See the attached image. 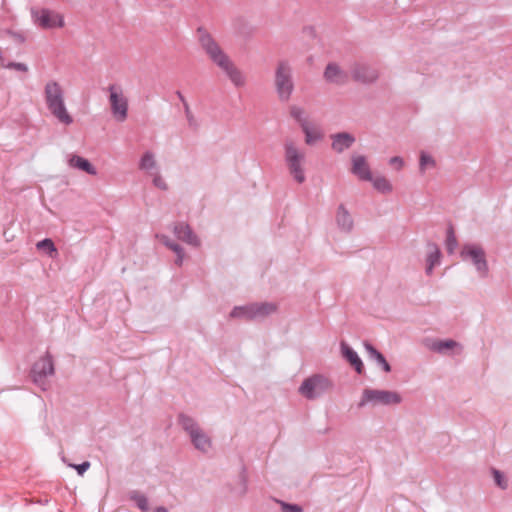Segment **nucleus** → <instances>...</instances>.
I'll use <instances>...</instances> for the list:
<instances>
[{"label":"nucleus","mask_w":512,"mask_h":512,"mask_svg":"<svg viewBox=\"0 0 512 512\" xmlns=\"http://www.w3.org/2000/svg\"><path fill=\"white\" fill-rule=\"evenodd\" d=\"M173 232L179 240H181L191 246H194V247L200 246L199 238L192 231V229L189 227V225H187L183 222L176 223L173 227Z\"/></svg>","instance_id":"4468645a"},{"label":"nucleus","mask_w":512,"mask_h":512,"mask_svg":"<svg viewBox=\"0 0 512 512\" xmlns=\"http://www.w3.org/2000/svg\"><path fill=\"white\" fill-rule=\"evenodd\" d=\"M68 165L71 168H75L81 171L86 172L89 175H96V168L85 158L78 155H70L68 158Z\"/></svg>","instance_id":"4be33fe9"},{"label":"nucleus","mask_w":512,"mask_h":512,"mask_svg":"<svg viewBox=\"0 0 512 512\" xmlns=\"http://www.w3.org/2000/svg\"><path fill=\"white\" fill-rule=\"evenodd\" d=\"M138 167L141 171H143L146 175L150 176L158 171H160V166L156 159V155L154 152L148 150L145 151L140 160Z\"/></svg>","instance_id":"a211bd4d"},{"label":"nucleus","mask_w":512,"mask_h":512,"mask_svg":"<svg viewBox=\"0 0 512 512\" xmlns=\"http://www.w3.org/2000/svg\"><path fill=\"white\" fill-rule=\"evenodd\" d=\"M197 35L199 45L207 57L223 71L236 88L244 87L246 85L244 73L224 52L212 34L207 29L199 27L197 28Z\"/></svg>","instance_id":"f257e3e1"},{"label":"nucleus","mask_w":512,"mask_h":512,"mask_svg":"<svg viewBox=\"0 0 512 512\" xmlns=\"http://www.w3.org/2000/svg\"><path fill=\"white\" fill-rule=\"evenodd\" d=\"M176 94H177L179 100L182 102V104L187 102V100L185 99V97L183 96V94L180 91H177Z\"/></svg>","instance_id":"37998d69"},{"label":"nucleus","mask_w":512,"mask_h":512,"mask_svg":"<svg viewBox=\"0 0 512 512\" xmlns=\"http://www.w3.org/2000/svg\"><path fill=\"white\" fill-rule=\"evenodd\" d=\"M282 512H302V508L296 504H289L283 501H279Z\"/></svg>","instance_id":"e433bc0d"},{"label":"nucleus","mask_w":512,"mask_h":512,"mask_svg":"<svg viewBox=\"0 0 512 512\" xmlns=\"http://www.w3.org/2000/svg\"><path fill=\"white\" fill-rule=\"evenodd\" d=\"M426 347L439 354H447L450 350L458 349V353L462 351V346L452 339L446 340H427Z\"/></svg>","instance_id":"dca6fc26"},{"label":"nucleus","mask_w":512,"mask_h":512,"mask_svg":"<svg viewBox=\"0 0 512 512\" xmlns=\"http://www.w3.org/2000/svg\"><path fill=\"white\" fill-rule=\"evenodd\" d=\"M43 96L46 108L54 118L66 126L73 123V117L65 103L64 89L58 81H47L44 85Z\"/></svg>","instance_id":"f03ea898"},{"label":"nucleus","mask_w":512,"mask_h":512,"mask_svg":"<svg viewBox=\"0 0 512 512\" xmlns=\"http://www.w3.org/2000/svg\"><path fill=\"white\" fill-rule=\"evenodd\" d=\"M351 172L360 180H372V173L367 163L366 157L363 155H354L352 157Z\"/></svg>","instance_id":"2eb2a0df"},{"label":"nucleus","mask_w":512,"mask_h":512,"mask_svg":"<svg viewBox=\"0 0 512 512\" xmlns=\"http://www.w3.org/2000/svg\"><path fill=\"white\" fill-rule=\"evenodd\" d=\"M32 15L35 23L44 29L61 28L64 26L63 16L55 11L49 9L33 10Z\"/></svg>","instance_id":"9d476101"},{"label":"nucleus","mask_w":512,"mask_h":512,"mask_svg":"<svg viewBox=\"0 0 512 512\" xmlns=\"http://www.w3.org/2000/svg\"><path fill=\"white\" fill-rule=\"evenodd\" d=\"M274 85L278 98L287 102L294 91L293 69L288 60H279L275 68Z\"/></svg>","instance_id":"20e7f679"},{"label":"nucleus","mask_w":512,"mask_h":512,"mask_svg":"<svg viewBox=\"0 0 512 512\" xmlns=\"http://www.w3.org/2000/svg\"><path fill=\"white\" fill-rule=\"evenodd\" d=\"M169 249H171L177 255L175 263L180 266L184 259L183 248L179 244L174 242Z\"/></svg>","instance_id":"c9c22d12"},{"label":"nucleus","mask_w":512,"mask_h":512,"mask_svg":"<svg viewBox=\"0 0 512 512\" xmlns=\"http://www.w3.org/2000/svg\"><path fill=\"white\" fill-rule=\"evenodd\" d=\"M463 261H470L481 278L488 276L489 267L484 249L477 244H465L460 251Z\"/></svg>","instance_id":"6e6552de"},{"label":"nucleus","mask_w":512,"mask_h":512,"mask_svg":"<svg viewBox=\"0 0 512 512\" xmlns=\"http://www.w3.org/2000/svg\"><path fill=\"white\" fill-rule=\"evenodd\" d=\"M389 164L393 167H395L397 170H400L404 166V160L399 156H394L390 158Z\"/></svg>","instance_id":"58836bf2"},{"label":"nucleus","mask_w":512,"mask_h":512,"mask_svg":"<svg viewBox=\"0 0 512 512\" xmlns=\"http://www.w3.org/2000/svg\"><path fill=\"white\" fill-rule=\"evenodd\" d=\"M149 177H151L152 183L156 188L161 189V190L168 189V185H167L166 181L164 180V178L162 177L160 171L150 175Z\"/></svg>","instance_id":"72a5a7b5"},{"label":"nucleus","mask_w":512,"mask_h":512,"mask_svg":"<svg viewBox=\"0 0 512 512\" xmlns=\"http://www.w3.org/2000/svg\"><path fill=\"white\" fill-rule=\"evenodd\" d=\"M284 161L294 181L298 184L304 183L306 154L293 140H286L284 143Z\"/></svg>","instance_id":"7ed1b4c3"},{"label":"nucleus","mask_w":512,"mask_h":512,"mask_svg":"<svg viewBox=\"0 0 512 512\" xmlns=\"http://www.w3.org/2000/svg\"><path fill=\"white\" fill-rule=\"evenodd\" d=\"M435 165H436V162L432 156H430L426 152L420 153L419 171L421 174H424L427 169L434 168Z\"/></svg>","instance_id":"c756f323"},{"label":"nucleus","mask_w":512,"mask_h":512,"mask_svg":"<svg viewBox=\"0 0 512 512\" xmlns=\"http://www.w3.org/2000/svg\"><path fill=\"white\" fill-rule=\"evenodd\" d=\"M341 354L342 356L353 366L357 373L361 374L363 372V363L357 352L354 351L347 343L344 341L340 344Z\"/></svg>","instance_id":"412c9836"},{"label":"nucleus","mask_w":512,"mask_h":512,"mask_svg":"<svg viewBox=\"0 0 512 512\" xmlns=\"http://www.w3.org/2000/svg\"><path fill=\"white\" fill-rule=\"evenodd\" d=\"M323 76L327 82L336 85H345L348 82V74L336 63H329Z\"/></svg>","instance_id":"ddd939ff"},{"label":"nucleus","mask_w":512,"mask_h":512,"mask_svg":"<svg viewBox=\"0 0 512 512\" xmlns=\"http://www.w3.org/2000/svg\"><path fill=\"white\" fill-rule=\"evenodd\" d=\"M37 249L45 251L50 257H55L57 249L51 239H44L36 244Z\"/></svg>","instance_id":"7c9ffc66"},{"label":"nucleus","mask_w":512,"mask_h":512,"mask_svg":"<svg viewBox=\"0 0 512 512\" xmlns=\"http://www.w3.org/2000/svg\"><path fill=\"white\" fill-rule=\"evenodd\" d=\"M252 320L261 319L273 314L277 310V305L271 302L252 303Z\"/></svg>","instance_id":"5701e85b"},{"label":"nucleus","mask_w":512,"mask_h":512,"mask_svg":"<svg viewBox=\"0 0 512 512\" xmlns=\"http://www.w3.org/2000/svg\"><path fill=\"white\" fill-rule=\"evenodd\" d=\"M54 373V366L49 355L39 359L32 368V379L34 383L45 389L46 377Z\"/></svg>","instance_id":"f8f14e48"},{"label":"nucleus","mask_w":512,"mask_h":512,"mask_svg":"<svg viewBox=\"0 0 512 512\" xmlns=\"http://www.w3.org/2000/svg\"><path fill=\"white\" fill-rule=\"evenodd\" d=\"M427 247L428 254L426 259V273L430 275L432 274L434 267L440 264L441 252L439 247L434 243L428 244Z\"/></svg>","instance_id":"b1692460"},{"label":"nucleus","mask_w":512,"mask_h":512,"mask_svg":"<svg viewBox=\"0 0 512 512\" xmlns=\"http://www.w3.org/2000/svg\"><path fill=\"white\" fill-rule=\"evenodd\" d=\"M107 89L113 118L118 122H124L128 117V98L119 85L111 84Z\"/></svg>","instance_id":"1a4fd4ad"},{"label":"nucleus","mask_w":512,"mask_h":512,"mask_svg":"<svg viewBox=\"0 0 512 512\" xmlns=\"http://www.w3.org/2000/svg\"><path fill=\"white\" fill-rule=\"evenodd\" d=\"M2 67L10 70H16L23 73H27L29 71V67L25 63L21 62H9L8 64L4 65L1 64Z\"/></svg>","instance_id":"f704fd0d"},{"label":"nucleus","mask_w":512,"mask_h":512,"mask_svg":"<svg viewBox=\"0 0 512 512\" xmlns=\"http://www.w3.org/2000/svg\"><path fill=\"white\" fill-rule=\"evenodd\" d=\"M301 130L305 135V143L309 146L316 144L324 138V132L317 124L309 122Z\"/></svg>","instance_id":"aec40b11"},{"label":"nucleus","mask_w":512,"mask_h":512,"mask_svg":"<svg viewBox=\"0 0 512 512\" xmlns=\"http://www.w3.org/2000/svg\"><path fill=\"white\" fill-rule=\"evenodd\" d=\"M352 78L362 84H373L379 78V71L367 63H354L350 68Z\"/></svg>","instance_id":"9b49d317"},{"label":"nucleus","mask_w":512,"mask_h":512,"mask_svg":"<svg viewBox=\"0 0 512 512\" xmlns=\"http://www.w3.org/2000/svg\"><path fill=\"white\" fill-rule=\"evenodd\" d=\"M332 381L320 374H314L306 378L299 387V393L309 400H314L331 390Z\"/></svg>","instance_id":"0eeeda50"},{"label":"nucleus","mask_w":512,"mask_h":512,"mask_svg":"<svg viewBox=\"0 0 512 512\" xmlns=\"http://www.w3.org/2000/svg\"><path fill=\"white\" fill-rule=\"evenodd\" d=\"M364 347L370 357V359L374 360L382 369L389 373L391 371L390 364L386 361L385 357L382 353H380L377 349H375L370 343L365 342Z\"/></svg>","instance_id":"393cba45"},{"label":"nucleus","mask_w":512,"mask_h":512,"mask_svg":"<svg viewBox=\"0 0 512 512\" xmlns=\"http://www.w3.org/2000/svg\"><path fill=\"white\" fill-rule=\"evenodd\" d=\"M331 139L332 149L337 153H342L349 149L355 142V137L347 132L333 134Z\"/></svg>","instance_id":"6ab92c4d"},{"label":"nucleus","mask_w":512,"mask_h":512,"mask_svg":"<svg viewBox=\"0 0 512 512\" xmlns=\"http://www.w3.org/2000/svg\"><path fill=\"white\" fill-rule=\"evenodd\" d=\"M368 181L371 182L373 187L382 194H389L393 191L392 183L384 176H372V180Z\"/></svg>","instance_id":"a878e982"},{"label":"nucleus","mask_w":512,"mask_h":512,"mask_svg":"<svg viewBox=\"0 0 512 512\" xmlns=\"http://www.w3.org/2000/svg\"><path fill=\"white\" fill-rule=\"evenodd\" d=\"M185 118L187 120L188 127L192 130H198L199 129V121L197 117L194 115V113L185 115Z\"/></svg>","instance_id":"4c0bfd02"},{"label":"nucleus","mask_w":512,"mask_h":512,"mask_svg":"<svg viewBox=\"0 0 512 512\" xmlns=\"http://www.w3.org/2000/svg\"><path fill=\"white\" fill-rule=\"evenodd\" d=\"M157 238L161 240V242L168 248L172 246L174 241H172L168 236L166 235H157Z\"/></svg>","instance_id":"a19ab883"},{"label":"nucleus","mask_w":512,"mask_h":512,"mask_svg":"<svg viewBox=\"0 0 512 512\" xmlns=\"http://www.w3.org/2000/svg\"><path fill=\"white\" fill-rule=\"evenodd\" d=\"M402 402V396L397 391L365 388L362 392L358 407L363 408L367 405L375 406H394Z\"/></svg>","instance_id":"39448f33"},{"label":"nucleus","mask_w":512,"mask_h":512,"mask_svg":"<svg viewBox=\"0 0 512 512\" xmlns=\"http://www.w3.org/2000/svg\"><path fill=\"white\" fill-rule=\"evenodd\" d=\"M129 498L135 502L141 511L147 512L149 510L148 499L144 494L140 493L139 491H132L129 494Z\"/></svg>","instance_id":"cd10ccee"},{"label":"nucleus","mask_w":512,"mask_h":512,"mask_svg":"<svg viewBox=\"0 0 512 512\" xmlns=\"http://www.w3.org/2000/svg\"><path fill=\"white\" fill-rule=\"evenodd\" d=\"M230 317L232 318H245L247 320H252V307L251 304L245 306H237L230 313Z\"/></svg>","instance_id":"c85d7f7f"},{"label":"nucleus","mask_w":512,"mask_h":512,"mask_svg":"<svg viewBox=\"0 0 512 512\" xmlns=\"http://www.w3.org/2000/svg\"><path fill=\"white\" fill-rule=\"evenodd\" d=\"M70 466L76 469L79 475H83L89 469L90 463L88 461H85L81 464H71Z\"/></svg>","instance_id":"ea45409f"},{"label":"nucleus","mask_w":512,"mask_h":512,"mask_svg":"<svg viewBox=\"0 0 512 512\" xmlns=\"http://www.w3.org/2000/svg\"><path fill=\"white\" fill-rule=\"evenodd\" d=\"M335 219L339 230L344 233H349L352 231L354 227V221L345 205L340 204L337 207Z\"/></svg>","instance_id":"f3484780"},{"label":"nucleus","mask_w":512,"mask_h":512,"mask_svg":"<svg viewBox=\"0 0 512 512\" xmlns=\"http://www.w3.org/2000/svg\"><path fill=\"white\" fill-rule=\"evenodd\" d=\"M183 108H184L185 115L193 113L190 109L188 102L183 103Z\"/></svg>","instance_id":"79ce46f5"},{"label":"nucleus","mask_w":512,"mask_h":512,"mask_svg":"<svg viewBox=\"0 0 512 512\" xmlns=\"http://www.w3.org/2000/svg\"><path fill=\"white\" fill-rule=\"evenodd\" d=\"M446 250L449 254H453L458 246V242L452 227L447 230V237L445 241Z\"/></svg>","instance_id":"2f4dec72"},{"label":"nucleus","mask_w":512,"mask_h":512,"mask_svg":"<svg viewBox=\"0 0 512 512\" xmlns=\"http://www.w3.org/2000/svg\"><path fill=\"white\" fill-rule=\"evenodd\" d=\"M154 512H168V510L165 507H157Z\"/></svg>","instance_id":"c03bdc74"},{"label":"nucleus","mask_w":512,"mask_h":512,"mask_svg":"<svg viewBox=\"0 0 512 512\" xmlns=\"http://www.w3.org/2000/svg\"><path fill=\"white\" fill-rule=\"evenodd\" d=\"M492 476H493L495 484L499 488H501L502 490H505L508 487L507 479L501 471H499L497 469H492Z\"/></svg>","instance_id":"473e14b6"},{"label":"nucleus","mask_w":512,"mask_h":512,"mask_svg":"<svg viewBox=\"0 0 512 512\" xmlns=\"http://www.w3.org/2000/svg\"><path fill=\"white\" fill-rule=\"evenodd\" d=\"M290 116L297 121L301 128L310 122L305 110L296 105L290 107Z\"/></svg>","instance_id":"bb28decb"},{"label":"nucleus","mask_w":512,"mask_h":512,"mask_svg":"<svg viewBox=\"0 0 512 512\" xmlns=\"http://www.w3.org/2000/svg\"><path fill=\"white\" fill-rule=\"evenodd\" d=\"M179 423L187 432L195 449L207 453L212 447L211 438L204 432L199 424L191 417L181 414Z\"/></svg>","instance_id":"423d86ee"}]
</instances>
